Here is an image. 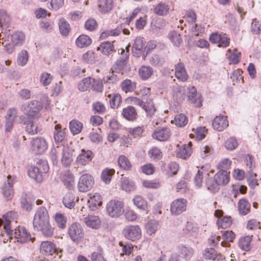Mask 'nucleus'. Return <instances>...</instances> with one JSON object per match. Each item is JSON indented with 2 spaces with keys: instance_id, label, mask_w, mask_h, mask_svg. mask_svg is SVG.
<instances>
[{
  "instance_id": "obj_64",
  "label": "nucleus",
  "mask_w": 261,
  "mask_h": 261,
  "mask_svg": "<svg viewBox=\"0 0 261 261\" xmlns=\"http://www.w3.org/2000/svg\"><path fill=\"white\" fill-rule=\"evenodd\" d=\"M144 132L143 126H137L134 128H129L128 129V133L134 138H138L142 136Z\"/></svg>"
},
{
  "instance_id": "obj_38",
  "label": "nucleus",
  "mask_w": 261,
  "mask_h": 261,
  "mask_svg": "<svg viewBox=\"0 0 261 261\" xmlns=\"http://www.w3.org/2000/svg\"><path fill=\"white\" fill-rule=\"evenodd\" d=\"M251 205L245 199H241L238 202V209L240 214L242 215H246L250 211Z\"/></svg>"
},
{
  "instance_id": "obj_14",
  "label": "nucleus",
  "mask_w": 261,
  "mask_h": 261,
  "mask_svg": "<svg viewBox=\"0 0 261 261\" xmlns=\"http://www.w3.org/2000/svg\"><path fill=\"white\" fill-rule=\"evenodd\" d=\"M14 237L17 241L24 243L31 240L30 233L23 226H19L15 229Z\"/></svg>"
},
{
  "instance_id": "obj_52",
  "label": "nucleus",
  "mask_w": 261,
  "mask_h": 261,
  "mask_svg": "<svg viewBox=\"0 0 261 261\" xmlns=\"http://www.w3.org/2000/svg\"><path fill=\"white\" fill-rule=\"evenodd\" d=\"M24 39V34L22 32H16L11 37V42L16 45H21Z\"/></svg>"
},
{
  "instance_id": "obj_21",
  "label": "nucleus",
  "mask_w": 261,
  "mask_h": 261,
  "mask_svg": "<svg viewBox=\"0 0 261 261\" xmlns=\"http://www.w3.org/2000/svg\"><path fill=\"white\" fill-rule=\"evenodd\" d=\"M192 143L189 142L188 144H184L179 147L177 151V156L183 159L189 158L192 153Z\"/></svg>"
},
{
  "instance_id": "obj_39",
  "label": "nucleus",
  "mask_w": 261,
  "mask_h": 261,
  "mask_svg": "<svg viewBox=\"0 0 261 261\" xmlns=\"http://www.w3.org/2000/svg\"><path fill=\"white\" fill-rule=\"evenodd\" d=\"M235 237L236 234L232 230L224 231L222 234L223 241L221 242V245L223 247H227L228 243L232 242Z\"/></svg>"
},
{
  "instance_id": "obj_36",
  "label": "nucleus",
  "mask_w": 261,
  "mask_h": 261,
  "mask_svg": "<svg viewBox=\"0 0 261 261\" xmlns=\"http://www.w3.org/2000/svg\"><path fill=\"white\" fill-rule=\"evenodd\" d=\"M108 97L110 98V105L112 108L115 109L120 106L122 102V97L120 94H109Z\"/></svg>"
},
{
  "instance_id": "obj_44",
  "label": "nucleus",
  "mask_w": 261,
  "mask_h": 261,
  "mask_svg": "<svg viewBox=\"0 0 261 261\" xmlns=\"http://www.w3.org/2000/svg\"><path fill=\"white\" fill-rule=\"evenodd\" d=\"M24 124L26 125V131L31 135L37 134L41 130V128L38 125H35L30 120L25 121Z\"/></svg>"
},
{
  "instance_id": "obj_29",
  "label": "nucleus",
  "mask_w": 261,
  "mask_h": 261,
  "mask_svg": "<svg viewBox=\"0 0 261 261\" xmlns=\"http://www.w3.org/2000/svg\"><path fill=\"white\" fill-rule=\"evenodd\" d=\"M32 200H34L31 195L25 194L22 195L20 203L21 207L26 211H30L32 209L33 203Z\"/></svg>"
},
{
  "instance_id": "obj_17",
  "label": "nucleus",
  "mask_w": 261,
  "mask_h": 261,
  "mask_svg": "<svg viewBox=\"0 0 261 261\" xmlns=\"http://www.w3.org/2000/svg\"><path fill=\"white\" fill-rule=\"evenodd\" d=\"M229 122L227 117L224 115L215 117L212 122L213 128L218 131H222L228 126Z\"/></svg>"
},
{
  "instance_id": "obj_26",
  "label": "nucleus",
  "mask_w": 261,
  "mask_h": 261,
  "mask_svg": "<svg viewBox=\"0 0 261 261\" xmlns=\"http://www.w3.org/2000/svg\"><path fill=\"white\" fill-rule=\"evenodd\" d=\"M78 201V199L75 200L74 194L71 192L66 193L63 198V203L64 205L69 209L74 207L75 202Z\"/></svg>"
},
{
  "instance_id": "obj_16",
  "label": "nucleus",
  "mask_w": 261,
  "mask_h": 261,
  "mask_svg": "<svg viewBox=\"0 0 261 261\" xmlns=\"http://www.w3.org/2000/svg\"><path fill=\"white\" fill-rule=\"evenodd\" d=\"M188 100L193 103L196 107L202 106V98L200 94L197 93L196 88L192 86L189 88L187 93Z\"/></svg>"
},
{
  "instance_id": "obj_35",
  "label": "nucleus",
  "mask_w": 261,
  "mask_h": 261,
  "mask_svg": "<svg viewBox=\"0 0 261 261\" xmlns=\"http://www.w3.org/2000/svg\"><path fill=\"white\" fill-rule=\"evenodd\" d=\"M55 129L54 139L55 142L56 143L62 142L66 137L65 129H62L61 124H58L56 125Z\"/></svg>"
},
{
  "instance_id": "obj_57",
  "label": "nucleus",
  "mask_w": 261,
  "mask_h": 261,
  "mask_svg": "<svg viewBox=\"0 0 261 261\" xmlns=\"http://www.w3.org/2000/svg\"><path fill=\"white\" fill-rule=\"evenodd\" d=\"M92 78L88 77L80 81L77 85V88L81 91H86L91 85Z\"/></svg>"
},
{
  "instance_id": "obj_3",
  "label": "nucleus",
  "mask_w": 261,
  "mask_h": 261,
  "mask_svg": "<svg viewBox=\"0 0 261 261\" xmlns=\"http://www.w3.org/2000/svg\"><path fill=\"white\" fill-rule=\"evenodd\" d=\"M42 108V103L40 101L33 100L22 105L21 109L29 117L36 118L40 117V112Z\"/></svg>"
},
{
  "instance_id": "obj_12",
  "label": "nucleus",
  "mask_w": 261,
  "mask_h": 261,
  "mask_svg": "<svg viewBox=\"0 0 261 261\" xmlns=\"http://www.w3.org/2000/svg\"><path fill=\"white\" fill-rule=\"evenodd\" d=\"M94 153L90 150H81V153L77 156L75 163L78 166H85L93 159Z\"/></svg>"
},
{
  "instance_id": "obj_30",
  "label": "nucleus",
  "mask_w": 261,
  "mask_h": 261,
  "mask_svg": "<svg viewBox=\"0 0 261 261\" xmlns=\"http://www.w3.org/2000/svg\"><path fill=\"white\" fill-rule=\"evenodd\" d=\"M85 222L87 226L94 229L99 228L101 223L98 216L92 215L86 217Z\"/></svg>"
},
{
  "instance_id": "obj_50",
  "label": "nucleus",
  "mask_w": 261,
  "mask_h": 261,
  "mask_svg": "<svg viewBox=\"0 0 261 261\" xmlns=\"http://www.w3.org/2000/svg\"><path fill=\"white\" fill-rule=\"evenodd\" d=\"M69 127L73 134H78L83 128V124L77 120H72L70 122Z\"/></svg>"
},
{
  "instance_id": "obj_63",
  "label": "nucleus",
  "mask_w": 261,
  "mask_h": 261,
  "mask_svg": "<svg viewBox=\"0 0 261 261\" xmlns=\"http://www.w3.org/2000/svg\"><path fill=\"white\" fill-rule=\"evenodd\" d=\"M145 45L144 38L142 37H138L135 40L134 43L133 45V50L141 51Z\"/></svg>"
},
{
  "instance_id": "obj_59",
  "label": "nucleus",
  "mask_w": 261,
  "mask_h": 261,
  "mask_svg": "<svg viewBox=\"0 0 261 261\" xmlns=\"http://www.w3.org/2000/svg\"><path fill=\"white\" fill-rule=\"evenodd\" d=\"M92 109L96 113L102 114L106 111V107L101 102L97 101L92 104Z\"/></svg>"
},
{
  "instance_id": "obj_32",
  "label": "nucleus",
  "mask_w": 261,
  "mask_h": 261,
  "mask_svg": "<svg viewBox=\"0 0 261 261\" xmlns=\"http://www.w3.org/2000/svg\"><path fill=\"white\" fill-rule=\"evenodd\" d=\"M120 87L122 90L125 93L132 92L136 89L137 83L129 79H126L122 82Z\"/></svg>"
},
{
  "instance_id": "obj_45",
  "label": "nucleus",
  "mask_w": 261,
  "mask_h": 261,
  "mask_svg": "<svg viewBox=\"0 0 261 261\" xmlns=\"http://www.w3.org/2000/svg\"><path fill=\"white\" fill-rule=\"evenodd\" d=\"M188 121V117L183 114H179L176 115L172 123H174L175 125L178 127H184L185 126Z\"/></svg>"
},
{
  "instance_id": "obj_19",
  "label": "nucleus",
  "mask_w": 261,
  "mask_h": 261,
  "mask_svg": "<svg viewBox=\"0 0 261 261\" xmlns=\"http://www.w3.org/2000/svg\"><path fill=\"white\" fill-rule=\"evenodd\" d=\"M96 6L98 11L101 14L111 12L114 6V0H97Z\"/></svg>"
},
{
  "instance_id": "obj_31",
  "label": "nucleus",
  "mask_w": 261,
  "mask_h": 261,
  "mask_svg": "<svg viewBox=\"0 0 261 261\" xmlns=\"http://www.w3.org/2000/svg\"><path fill=\"white\" fill-rule=\"evenodd\" d=\"M141 107L146 112L147 115L150 117L155 114L156 111L152 99L148 100L145 102L144 101L143 105H142Z\"/></svg>"
},
{
  "instance_id": "obj_24",
  "label": "nucleus",
  "mask_w": 261,
  "mask_h": 261,
  "mask_svg": "<svg viewBox=\"0 0 261 261\" xmlns=\"http://www.w3.org/2000/svg\"><path fill=\"white\" fill-rule=\"evenodd\" d=\"M89 195L90 197L88 203L92 209H94L102 204V198L99 193H90Z\"/></svg>"
},
{
  "instance_id": "obj_33",
  "label": "nucleus",
  "mask_w": 261,
  "mask_h": 261,
  "mask_svg": "<svg viewBox=\"0 0 261 261\" xmlns=\"http://www.w3.org/2000/svg\"><path fill=\"white\" fill-rule=\"evenodd\" d=\"M169 6L163 2L158 4L153 8V13L158 15L164 16L169 11Z\"/></svg>"
},
{
  "instance_id": "obj_60",
  "label": "nucleus",
  "mask_w": 261,
  "mask_h": 261,
  "mask_svg": "<svg viewBox=\"0 0 261 261\" xmlns=\"http://www.w3.org/2000/svg\"><path fill=\"white\" fill-rule=\"evenodd\" d=\"M40 27L45 32H50L54 29V23L51 20H44L40 22Z\"/></svg>"
},
{
  "instance_id": "obj_58",
  "label": "nucleus",
  "mask_w": 261,
  "mask_h": 261,
  "mask_svg": "<svg viewBox=\"0 0 261 261\" xmlns=\"http://www.w3.org/2000/svg\"><path fill=\"white\" fill-rule=\"evenodd\" d=\"M205 259L214 260L217 257V252L214 248H206L203 253Z\"/></svg>"
},
{
  "instance_id": "obj_11",
  "label": "nucleus",
  "mask_w": 261,
  "mask_h": 261,
  "mask_svg": "<svg viewBox=\"0 0 261 261\" xmlns=\"http://www.w3.org/2000/svg\"><path fill=\"white\" fill-rule=\"evenodd\" d=\"M15 179L16 177L12 178L11 175H8L7 181L5 182L2 186V194L7 200H11L14 196V192L13 187Z\"/></svg>"
},
{
  "instance_id": "obj_2",
  "label": "nucleus",
  "mask_w": 261,
  "mask_h": 261,
  "mask_svg": "<svg viewBox=\"0 0 261 261\" xmlns=\"http://www.w3.org/2000/svg\"><path fill=\"white\" fill-rule=\"evenodd\" d=\"M229 172L219 170L213 177H208L206 178L205 185L209 191L215 193L219 190L220 186H224L227 185L229 182Z\"/></svg>"
},
{
  "instance_id": "obj_61",
  "label": "nucleus",
  "mask_w": 261,
  "mask_h": 261,
  "mask_svg": "<svg viewBox=\"0 0 261 261\" xmlns=\"http://www.w3.org/2000/svg\"><path fill=\"white\" fill-rule=\"evenodd\" d=\"M121 28L117 27L110 31L103 32L100 34V38H105L109 36H117L121 33Z\"/></svg>"
},
{
  "instance_id": "obj_49",
  "label": "nucleus",
  "mask_w": 261,
  "mask_h": 261,
  "mask_svg": "<svg viewBox=\"0 0 261 261\" xmlns=\"http://www.w3.org/2000/svg\"><path fill=\"white\" fill-rule=\"evenodd\" d=\"M179 250L178 256L186 259H190L193 254V250L192 248L181 246L179 247Z\"/></svg>"
},
{
  "instance_id": "obj_34",
  "label": "nucleus",
  "mask_w": 261,
  "mask_h": 261,
  "mask_svg": "<svg viewBox=\"0 0 261 261\" xmlns=\"http://www.w3.org/2000/svg\"><path fill=\"white\" fill-rule=\"evenodd\" d=\"M119 245L121 247L120 256L124 255L129 256L134 251V245L129 242L123 243L122 241L119 242Z\"/></svg>"
},
{
  "instance_id": "obj_4",
  "label": "nucleus",
  "mask_w": 261,
  "mask_h": 261,
  "mask_svg": "<svg viewBox=\"0 0 261 261\" xmlns=\"http://www.w3.org/2000/svg\"><path fill=\"white\" fill-rule=\"evenodd\" d=\"M68 234L72 241L76 244L82 242L85 237L84 229L78 222L73 223L69 226Z\"/></svg>"
},
{
  "instance_id": "obj_62",
  "label": "nucleus",
  "mask_w": 261,
  "mask_h": 261,
  "mask_svg": "<svg viewBox=\"0 0 261 261\" xmlns=\"http://www.w3.org/2000/svg\"><path fill=\"white\" fill-rule=\"evenodd\" d=\"M82 60L88 64H93L95 61L94 53L92 50H88L82 56Z\"/></svg>"
},
{
  "instance_id": "obj_41",
  "label": "nucleus",
  "mask_w": 261,
  "mask_h": 261,
  "mask_svg": "<svg viewBox=\"0 0 261 261\" xmlns=\"http://www.w3.org/2000/svg\"><path fill=\"white\" fill-rule=\"evenodd\" d=\"M59 27L60 32L62 36H67L70 32V27L69 23L64 18L59 20Z\"/></svg>"
},
{
  "instance_id": "obj_15",
  "label": "nucleus",
  "mask_w": 261,
  "mask_h": 261,
  "mask_svg": "<svg viewBox=\"0 0 261 261\" xmlns=\"http://www.w3.org/2000/svg\"><path fill=\"white\" fill-rule=\"evenodd\" d=\"M171 135V132L169 127H162L155 129L152 134V137L159 141H167Z\"/></svg>"
},
{
  "instance_id": "obj_42",
  "label": "nucleus",
  "mask_w": 261,
  "mask_h": 261,
  "mask_svg": "<svg viewBox=\"0 0 261 261\" xmlns=\"http://www.w3.org/2000/svg\"><path fill=\"white\" fill-rule=\"evenodd\" d=\"M252 240V236H246L241 238L239 240V247L243 250L249 251L251 248V242Z\"/></svg>"
},
{
  "instance_id": "obj_7",
  "label": "nucleus",
  "mask_w": 261,
  "mask_h": 261,
  "mask_svg": "<svg viewBox=\"0 0 261 261\" xmlns=\"http://www.w3.org/2000/svg\"><path fill=\"white\" fill-rule=\"evenodd\" d=\"M122 233L126 239L133 242L139 240L142 236V231L138 225L127 226L123 229Z\"/></svg>"
},
{
  "instance_id": "obj_6",
  "label": "nucleus",
  "mask_w": 261,
  "mask_h": 261,
  "mask_svg": "<svg viewBox=\"0 0 261 261\" xmlns=\"http://www.w3.org/2000/svg\"><path fill=\"white\" fill-rule=\"evenodd\" d=\"M94 185L93 177L88 173L82 175L79 179L77 188L81 192H86L89 191Z\"/></svg>"
},
{
  "instance_id": "obj_47",
  "label": "nucleus",
  "mask_w": 261,
  "mask_h": 261,
  "mask_svg": "<svg viewBox=\"0 0 261 261\" xmlns=\"http://www.w3.org/2000/svg\"><path fill=\"white\" fill-rule=\"evenodd\" d=\"M159 226V222L155 220H151L146 224L147 233L151 235L155 233Z\"/></svg>"
},
{
  "instance_id": "obj_46",
  "label": "nucleus",
  "mask_w": 261,
  "mask_h": 261,
  "mask_svg": "<svg viewBox=\"0 0 261 261\" xmlns=\"http://www.w3.org/2000/svg\"><path fill=\"white\" fill-rule=\"evenodd\" d=\"M232 224L230 217L224 216L218 219L217 224L219 228L226 229L231 226Z\"/></svg>"
},
{
  "instance_id": "obj_22",
  "label": "nucleus",
  "mask_w": 261,
  "mask_h": 261,
  "mask_svg": "<svg viewBox=\"0 0 261 261\" xmlns=\"http://www.w3.org/2000/svg\"><path fill=\"white\" fill-rule=\"evenodd\" d=\"M175 75L179 81L185 82L188 79V75L185 69V65L181 63H178L175 67Z\"/></svg>"
},
{
  "instance_id": "obj_18",
  "label": "nucleus",
  "mask_w": 261,
  "mask_h": 261,
  "mask_svg": "<svg viewBox=\"0 0 261 261\" xmlns=\"http://www.w3.org/2000/svg\"><path fill=\"white\" fill-rule=\"evenodd\" d=\"M74 150L68 146H64L61 163L64 167H69L73 162Z\"/></svg>"
},
{
  "instance_id": "obj_9",
  "label": "nucleus",
  "mask_w": 261,
  "mask_h": 261,
  "mask_svg": "<svg viewBox=\"0 0 261 261\" xmlns=\"http://www.w3.org/2000/svg\"><path fill=\"white\" fill-rule=\"evenodd\" d=\"M187 206V201L184 198H177L174 200L171 203L170 210L172 215L178 216L186 211Z\"/></svg>"
},
{
  "instance_id": "obj_43",
  "label": "nucleus",
  "mask_w": 261,
  "mask_h": 261,
  "mask_svg": "<svg viewBox=\"0 0 261 261\" xmlns=\"http://www.w3.org/2000/svg\"><path fill=\"white\" fill-rule=\"evenodd\" d=\"M118 164L120 168L124 170H129L132 167L130 161L124 155H121L119 156Z\"/></svg>"
},
{
  "instance_id": "obj_48",
  "label": "nucleus",
  "mask_w": 261,
  "mask_h": 261,
  "mask_svg": "<svg viewBox=\"0 0 261 261\" xmlns=\"http://www.w3.org/2000/svg\"><path fill=\"white\" fill-rule=\"evenodd\" d=\"M115 173V170L113 169L106 168L103 170L101 174V179L106 184H109L111 180L112 176Z\"/></svg>"
},
{
  "instance_id": "obj_25",
  "label": "nucleus",
  "mask_w": 261,
  "mask_h": 261,
  "mask_svg": "<svg viewBox=\"0 0 261 261\" xmlns=\"http://www.w3.org/2000/svg\"><path fill=\"white\" fill-rule=\"evenodd\" d=\"M92 42V39L88 35H80L75 40V45L77 47L83 48L90 46Z\"/></svg>"
},
{
  "instance_id": "obj_54",
  "label": "nucleus",
  "mask_w": 261,
  "mask_h": 261,
  "mask_svg": "<svg viewBox=\"0 0 261 261\" xmlns=\"http://www.w3.org/2000/svg\"><path fill=\"white\" fill-rule=\"evenodd\" d=\"M29 59V54L27 50H22L18 54L17 63L19 66H24L28 62Z\"/></svg>"
},
{
  "instance_id": "obj_23",
  "label": "nucleus",
  "mask_w": 261,
  "mask_h": 261,
  "mask_svg": "<svg viewBox=\"0 0 261 261\" xmlns=\"http://www.w3.org/2000/svg\"><path fill=\"white\" fill-rule=\"evenodd\" d=\"M122 115L125 119L132 121L135 120L138 116L136 109L130 106L124 108L122 110Z\"/></svg>"
},
{
  "instance_id": "obj_1",
  "label": "nucleus",
  "mask_w": 261,
  "mask_h": 261,
  "mask_svg": "<svg viewBox=\"0 0 261 261\" xmlns=\"http://www.w3.org/2000/svg\"><path fill=\"white\" fill-rule=\"evenodd\" d=\"M34 227L40 230L47 237H51L54 234V228L49 223V216L47 209L41 206L38 208L33 219Z\"/></svg>"
},
{
  "instance_id": "obj_28",
  "label": "nucleus",
  "mask_w": 261,
  "mask_h": 261,
  "mask_svg": "<svg viewBox=\"0 0 261 261\" xmlns=\"http://www.w3.org/2000/svg\"><path fill=\"white\" fill-rule=\"evenodd\" d=\"M192 133L190 134L191 138H195L197 140H201L205 138L207 129L204 126H199L192 129Z\"/></svg>"
},
{
  "instance_id": "obj_40",
  "label": "nucleus",
  "mask_w": 261,
  "mask_h": 261,
  "mask_svg": "<svg viewBox=\"0 0 261 261\" xmlns=\"http://www.w3.org/2000/svg\"><path fill=\"white\" fill-rule=\"evenodd\" d=\"M133 201L138 208L143 211L147 210L148 208L147 202L142 196L136 195L133 198Z\"/></svg>"
},
{
  "instance_id": "obj_37",
  "label": "nucleus",
  "mask_w": 261,
  "mask_h": 261,
  "mask_svg": "<svg viewBox=\"0 0 261 261\" xmlns=\"http://www.w3.org/2000/svg\"><path fill=\"white\" fill-rule=\"evenodd\" d=\"M152 68L149 66H142L139 70V75L142 80H146L153 74Z\"/></svg>"
},
{
  "instance_id": "obj_55",
  "label": "nucleus",
  "mask_w": 261,
  "mask_h": 261,
  "mask_svg": "<svg viewBox=\"0 0 261 261\" xmlns=\"http://www.w3.org/2000/svg\"><path fill=\"white\" fill-rule=\"evenodd\" d=\"M148 153L149 156L153 160H160L163 156V153L161 149L156 147L151 148Z\"/></svg>"
},
{
  "instance_id": "obj_5",
  "label": "nucleus",
  "mask_w": 261,
  "mask_h": 261,
  "mask_svg": "<svg viewBox=\"0 0 261 261\" xmlns=\"http://www.w3.org/2000/svg\"><path fill=\"white\" fill-rule=\"evenodd\" d=\"M124 206L122 201L112 199L107 204V212L111 217L118 218L124 213Z\"/></svg>"
},
{
  "instance_id": "obj_27",
  "label": "nucleus",
  "mask_w": 261,
  "mask_h": 261,
  "mask_svg": "<svg viewBox=\"0 0 261 261\" xmlns=\"http://www.w3.org/2000/svg\"><path fill=\"white\" fill-rule=\"evenodd\" d=\"M229 64H237L241 61V53L234 48L232 50L228 49L226 54Z\"/></svg>"
},
{
  "instance_id": "obj_10",
  "label": "nucleus",
  "mask_w": 261,
  "mask_h": 261,
  "mask_svg": "<svg viewBox=\"0 0 261 261\" xmlns=\"http://www.w3.org/2000/svg\"><path fill=\"white\" fill-rule=\"evenodd\" d=\"M31 147L35 153L41 154L47 150L48 144L44 138L36 137L31 141Z\"/></svg>"
},
{
  "instance_id": "obj_56",
  "label": "nucleus",
  "mask_w": 261,
  "mask_h": 261,
  "mask_svg": "<svg viewBox=\"0 0 261 261\" xmlns=\"http://www.w3.org/2000/svg\"><path fill=\"white\" fill-rule=\"evenodd\" d=\"M143 186L147 189H157L161 184L159 180H143L142 182Z\"/></svg>"
},
{
  "instance_id": "obj_51",
  "label": "nucleus",
  "mask_w": 261,
  "mask_h": 261,
  "mask_svg": "<svg viewBox=\"0 0 261 261\" xmlns=\"http://www.w3.org/2000/svg\"><path fill=\"white\" fill-rule=\"evenodd\" d=\"M54 219L58 227L61 229H64L66 227L67 219L63 214L59 213L56 214Z\"/></svg>"
},
{
  "instance_id": "obj_20",
  "label": "nucleus",
  "mask_w": 261,
  "mask_h": 261,
  "mask_svg": "<svg viewBox=\"0 0 261 261\" xmlns=\"http://www.w3.org/2000/svg\"><path fill=\"white\" fill-rule=\"evenodd\" d=\"M40 251L45 255H52L57 252L58 249L53 242L43 241L40 245Z\"/></svg>"
},
{
  "instance_id": "obj_13",
  "label": "nucleus",
  "mask_w": 261,
  "mask_h": 261,
  "mask_svg": "<svg viewBox=\"0 0 261 261\" xmlns=\"http://www.w3.org/2000/svg\"><path fill=\"white\" fill-rule=\"evenodd\" d=\"M60 178L66 188L73 190L75 186V177L73 173L69 170L61 173Z\"/></svg>"
},
{
  "instance_id": "obj_8",
  "label": "nucleus",
  "mask_w": 261,
  "mask_h": 261,
  "mask_svg": "<svg viewBox=\"0 0 261 261\" xmlns=\"http://www.w3.org/2000/svg\"><path fill=\"white\" fill-rule=\"evenodd\" d=\"M48 166L45 162L37 163L36 166L32 167L29 171V175L30 177L37 181L42 179V173L48 171Z\"/></svg>"
},
{
  "instance_id": "obj_53",
  "label": "nucleus",
  "mask_w": 261,
  "mask_h": 261,
  "mask_svg": "<svg viewBox=\"0 0 261 261\" xmlns=\"http://www.w3.org/2000/svg\"><path fill=\"white\" fill-rule=\"evenodd\" d=\"M98 49H101V52L108 55L111 54L114 50V45L110 42H105L102 43Z\"/></svg>"
}]
</instances>
